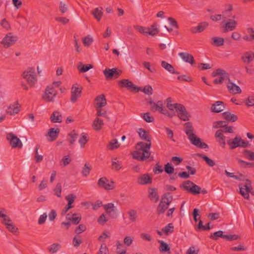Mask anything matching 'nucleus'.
<instances>
[{
    "label": "nucleus",
    "mask_w": 254,
    "mask_h": 254,
    "mask_svg": "<svg viewBox=\"0 0 254 254\" xmlns=\"http://www.w3.org/2000/svg\"><path fill=\"white\" fill-rule=\"evenodd\" d=\"M0 26L6 31H9L11 29L10 23L5 18H2L0 21Z\"/></svg>",
    "instance_id": "nucleus-41"
},
{
    "label": "nucleus",
    "mask_w": 254,
    "mask_h": 254,
    "mask_svg": "<svg viewBox=\"0 0 254 254\" xmlns=\"http://www.w3.org/2000/svg\"><path fill=\"white\" fill-rule=\"evenodd\" d=\"M137 132L139 137L146 142H138L135 146L136 150L132 153V155L133 158L143 161L149 158L151 154L150 152L151 146V138L148 132L142 128H139Z\"/></svg>",
    "instance_id": "nucleus-1"
},
{
    "label": "nucleus",
    "mask_w": 254,
    "mask_h": 254,
    "mask_svg": "<svg viewBox=\"0 0 254 254\" xmlns=\"http://www.w3.org/2000/svg\"><path fill=\"white\" fill-rule=\"evenodd\" d=\"M108 219L106 218L105 215L104 214H102L98 218L97 221L100 224L103 225L106 222L108 221Z\"/></svg>",
    "instance_id": "nucleus-64"
},
{
    "label": "nucleus",
    "mask_w": 254,
    "mask_h": 254,
    "mask_svg": "<svg viewBox=\"0 0 254 254\" xmlns=\"http://www.w3.org/2000/svg\"><path fill=\"white\" fill-rule=\"evenodd\" d=\"M60 133V129L58 128H51L49 129L48 132V135L50 137L49 140L50 141H53L56 139L58 137V135Z\"/></svg>",
    "instance_id": "nucleus-25"
},
{
    "label": "nucleus",
    "mask_w": 254,
    "mask_h": 254,
    "mask_svg": "<svg viewBox=\"0 0 254 254\" xmlns=\"http://www.w3.org/2000/svg\"><path fill=\"white\" fill-rule=\"evenodd\" d=\"M213 42L212 44L217 47L223 46L224 43V39L221 37H214L212 38Z\"/></svg>",
    "instance_id": "nucleus-43"
},
{
    "label": "nucleus",
    "mask_w": 254,
    "mask_h": 254,
    "mask_svg": "<svg viewBox=\"0 0 254 254\" xmlns=\"http://www.w3.org/2000/svg\"><path fill=\"white\" fill-rule=\"evenodd\" d=\"M223 236V232L222 231H218L214 232L212 235L210 236L211 239L217 240L218 237L222 238Z\"/></svg>",
    "instance_id": "nucleus-58"
},
{
    "label": "nucleus",
    "mask_w": 254,
    "mask_h": 254,
    "mask_svg": "<svg viewBox=\"0 0 254 254\" xmlns=\"http://www.w3.org/2000/svg\"><path fill=\"white\" fill-rule=\"evenodd\" d=\"M97 254H109L108 248L106 244L101 245Z\"/></svg>",
    "instance_id": "nucleus-54"
},
{
    "label": "nucleus",
    "mask_w": 254,
    "mask_h": 254,
    "mask_svg": "<svg viewBox=\"0 0 254 254\" xmlns=\"http://www.w3.org/2000/svg\"><path fill=\"white\" fill-rule=\"evenodd\" d=\"M224 118L228 121L235 122L237 120V116L229 112H225L223 113Z\"/></svg>",
    "instance_id": "nucleus-37"
},
{
    "label": "nucleus",
    "mask_w": 254,
    "mask_h": 254,
    "mask_svg": "<svg viewBox=\"0 0 254 254\" xmlns=\"http://www.w3.org/2000/svg\"><path fill=\"white\" fill-rule=\"evenodd\" d=\"M165 172L169 174H172L174 171V168L173 166H171L170 163H167L164 167Z\"/></svg>",
    "instance_id": "nucleus-55"
},
{
    "label": "nucleus",
    "mask_w": 254,
    "mask_h": 254,
    "mask_svg": "<svg viewBox=\"0 0 254 254\" xmlns=\"http://www.w3.org/2000/svg\"><path fill=\"white\" fill-rule=\"evenodd\" d=\"M17 36L12 32L7 33L0 41V44L4 48H8L13 46L17 41Z\"/></svg>",
    "instance_id": "nucleus-8"
},
{
    "label": "nucleus",
    "mask_w": 254,
    "mask_h": 254,
    "mask_svg": "<svg viewBox=\"0 0 254 254\" xmlns=\"http://www.w3.org/2000/svg\"><path fill=\"white\" fill-rule=\"evenodd\" d=\"M102 10V7H97L91 11V14L98 21L100 20L103 15V12Z\"/></svg>",
    "instance_id": "nucleus-31"
},
{
    "label": "nucleus",
    "mask_w": 254,
    "mask_h": 254,
    "mask_svg": "<svg viewBox=\"0 0 254 254\" xmlns=\"http://www.w3.org/2000/svg\"><path fill=\"white\" fill-rule=\"evenodd\" d=\"M161 66L170 73L179 74V72L176 71L174 67L170 64L165 61L161 62Z\"/></svg>",
    "instance_id": "nucleus-29"
},
{
    "label": "nucleus",
    "mask_w": 254,
    "mask_h": 254,
    "mask_svg": "<svg viewBox=\"0 0 254 254\" xmlns=\"http://www.w3.org/2000/svg\"><path fill=\"white\" fill-rule=\"evenodd\" d=\"M173 231L174 226L172 223L168 224L167 226L162 229V231L166 235H168L169 234L172 233Z\"/></svg>",
    "instance_id": "nucleus-49"
},
{
    "label": "nucleus",
    "mask_w": 254,
    "mask_h": 254,
    "mask_svg": "<svg viewBox=\"0 0 254 254\" xmlns=\"http://www.w3.org/2000/svg\"><path fill=\"white\" fill-rule=\"evenodd\" d=\"M237 25V22L233 19L228 20L224 26V31L225 32L231 31L235 29Z\"/></svg>",
    "instance_id": "nucleus-21"
},
{
    "label": "nucleus",
    "mask_w": 254,
    "mask_h": 254,
    "mask_svg": "<svg viewBox=\"0 0 254 254\" xmlns=\"http://www.w3.org/2000/svg\"><path fill=\"white\" fill-rule=\"evenodd\" d=\"M223 132L222 129H219L215 132V136L220 146L222 147H224L226 145L225 137L223 135Z\"/></svg>",
    "instance_id": "nucleus-22"
},
{
    "label": "nucleus",
    "mask_w": 254,
    "mask_h": 254,
    "mask_svg": "<svg viewBox=\"0 0 254 254\" xmlns=\"http://www.w3.org/2000/svg\"><path fill=\"white\" fill-rule=\"evenodd\" d=\"M38 149H39V147L38 145H37L35 149V158L36 162L37 163L41 162L43 158V157L42 155L38 154Z\"/></svg>",
    "instance_id": "nucleus-62"
},
{
    "label": "nucleus",
    "mask_w": 254,
    "mask_h": 254,
    "mask_svg": "<svg viewBox=\"0 0 254 254\" xmlns=\"http://www.w3.org/2000/svg\"><path fill=\"white\" fill-rule=\"evenodd\" d=\"M197 156L200 158H202L209 166L213 167L215 165V162L214 160L209 158L205 155L202 154H198Z\"/></svg>",
    "instance_id": "nucleus-42"
},
{
    "label": "nucleus",
    "mask_w": 254,
    "mask_h": 254,
    "mask_svg": "<svg viewBox=\"0 0 254 254\" xmlns=\"http://www.w3.org/2000/svg\"><path fill=\"white\" fill-rule=\"evenodd\" d=\"M152 182V177L148 174H144L139 176L137 180V183L141 185L150 184Z\"/></svg>",
    "instance_id": "nucleus-16"
},
{
    "label": "nucleus",
    "mask_w": 254,
    "mask_h": 254,
    "mask_svg": "<svg viewBox=\"0 0 254 254\" xmlns=\"http://www.w3.org/2000/svg\"><path fill=\"white\" fill-rule=\"evenodd\" d=\"M6 138L9 141L10 145L12 148H21L22 143L21 140L12 133L7 134Z\"/></svg>",
    "instance_id": "nucleus-15"
},
{
    "label": "nucleus",
    "mask_w": 254,
    "mask_h": 254,
    "mask_svg": "<svg viewBox=\"0 0 254 254\" xmlns=\"http://www.w3.org/2000/svg\"><path fill=\"white\" fill-rule=\"evenodd\" d=\"M88 139L89 138L87 135L84 134L82 135L79 139V143H80L81 147H83L84 146L88 141Z\"/></svg>",
    "instance_id": "nucleus-61"
},
{
    "label": "nucleus",
    "mask_w": 254,
    "mask_h": 254,
    "mask_svg": "<svg viewBox=\"0 0 254 254\" xmlns=\"http://www.w3.org/2000/svg\"><path fill=\"white\" fill-rule=\"evenodd\" d=\"M104 122L102 120L98 117H96L92 124V127L96 131H99L104 126Z\"/></svg>",
    "instance_id": "nucleus-26"
},
{
    "label": "nucleus",
    "mask_w": 254,
    "mask_h": 254,
    "mask_svg": "<svg viewBox=\"0 0 254 254\" xmlns=\"http://www.w3.org/2000/svg\"><path fill=\"white\" fill-rule=\"evenodd\" d=\"M227 87L229 92L233 94H240L242 92L240 87L232 82L230 79L227 84Z\"/></svg>",
    "instance_id": "nucleus-17"
},
{
    "label": "nucleus",
    "mask_w": 254,
    "mask_h": 254,
    "mask_svg": "<svg viewBox=\"0 0 254 254\" xmlns=\"http://www.w3.org/2000/svg\"><path fill=\"white\" fill-rule=\"evenodd\" d=\"M148 103L150 106V110L153 112L158 111L160 113L170 118H172L175 115L174 113H170L167 109L164 107L163 103L162 101H158L156 103L150 101Z\"/></svg>",
    "instance_id": "nucleus-5"
},
{
    "label": "nucleus",
    "mask_w": 254,
    "mask_h": 254,
    "mask_svg": "<svg viewBox=\"0 0 254 254\" xmlns=\"http://www.w3.org/2000/svg\"><path fill=\"white\" fill-rule=\"evenodd\" d=\"M55 194L58 196L60 197L61 196L62 192V186L60 184H58L54 190Z\"/></svg>",
    "instance_id": "nucleus-63"
},
{
    "label": "nucleus",
    "mask_w": 254,
    "mask_h": 254,
    "mask_svg": "<svg viewBox=\"0 0 254 254\" xmlns=\"http://www.w3.org/2000/svg\"><path fill=\"white\" fill-rule=\"evenodd\" d=\"M57 94V91L54 88L51 86H48L45 90L42 98L43 100L48 102H53Z\"/></svg>",
    "instance_id": "nucleus-11"
},
{
    "label": "nucleus",
    "mask_w": 254,
    "mask_h": 254,
    "mask_svg": "<svg viewBox=\"0 0 254 254\" xmlns=\"http://www.w3.org/2000/svg\"><path fill=\"white\" fill-rule=\"evenodd\" d=\"M228 73L223 69L218 68L212 72V76L214 77L218 76L214 80V83L216 84H221L224 80L228 78Z\"/></svg>",
    "instance_id": "nucleus-9"
},
{
    "label": "nucleus",
    "mask_w": 254,
    "mask_h": 254,
    "mask_svg": "<svg viewBox=\"0 0 254 254\" xmlns=\"http://www.w3.org/2000/svg\"><path fill=\"white\" fill-rule=\"evenodd\" d=\"M121 87H125L132 91L135 90L137 88L128 79H122L118 81Z\"/></svg>",
    "instance_id": "nucleus-18"
},
{
    "label": "nucleus",
    "mask_w": 254,
    "mask_h": 254,
    "mask_svg": "<svg viewBox=\"0 0 254 254\" xmlns=\"http://www.w3.org/2000/svg\"><path fill=\"white\" fill-rule=\"evenodd\" d=\"M103 73L107 80H110L114 78H118L120 75V71L116 68H113L112 69L106 68L103 71Z\"/></svg>",
    "instance_id": "nucleus-14"
},
{
    "label": "nucleus",
    "mask_w": 254,
    "mask_h": 254,
    "mask_svg": "<svg viewBox=\"0 0 254 254\" xmlns=\"http://www.w3.org/2000/svg\"><path fill=\"white\" fill-rule=\"evenodd\" d=\"M227 144L229 145L231 149H234L238 147L245 148L249 145V142L243 140L239 136H236L233 139L228 140Z\"/></svg>",
    "instance_id": "nucleus-7"
},
{
    "label": "nucleus",
    "mask_w": 254,
    "mask_h": 254,
    "mask_svg": "<svg viewBox=\"0 0 254 254\" xmlns=\"http://www.w3.org/2000/svg\"><path fill=\"white\" fill-rule=\"evenodd\" d=\"M225 108L224 104L222 101H216L212 105L211 110L214 113H220Z\"/></svg>",
    "instance_id": "nucleus-23"
},
{
    "label": "nucleus",
    "mask_w": 254,
    "mask_h": 254,
    "mask_svg": "<svg viewBox=\"0 0 254 254\" xmlns=\"http://www.w3.org/2000/svg\"><path fill=\"white\" fill-rule=\"evenodd\" d=\"M244 155L249 160H254V152L249 150H244L243 151Z\"/></svg>",
    "instance_id": "nucleus-51"
},
{
    "label": "nucleus",
    "mask_w": 254,
    "mask_h": 254,
    "mask_svg": "<svg viewBox=\"0 0 254 254\" xmlns=\"http://www.w3.org/2000/svg\"><path fill=\"white\" fill-rule=\"evenodd\" d=\"M82 243V241L81 239L80 238V237L76 235L74 237L73 240H72V244L74 246V247L77 248Z\"/></svg>",
    "instance_id": "nucleus-52"
},
{
    "label": "nucleus",
    "mask_w": 254,
    "mask_h": 254,
    "mask_svg": "<svg viewBox=\"0 0 254 254\" xmlns=\"http://www.w3.org/2000/svg\"><path fill=\"white\" fill-rule=\"evenodd\" d=\"M92 169V167L91 165H89L88 164H85L83 167L82 170V174L84 177H87L90 173L91 170Z\"/></svg>",
    "instance_id": "nucleus-50"
},
{
    "label": "nucleus",
    "mask_w": 254,
    "mask_h": 254,
    "mask_svg": "<svg viewBox=\"0 0 254 254\" xmlns=\"http://www.w3.org/2000/svg\"><path fill=\"white\" fill-rule=\"evenodd\" d=\"M66 218L75 225L78 224L81 219V216L77 214H73L71 217H70V215L68 214H67Z\"/></svg>",
    "instance_id": "nucleus-34"
},
{
    "label": "nucleus",
    "mask_w": 254,
    "mask_h": 254,
    "mask_svg": "<svg viewBox=\"0 0 254 254\" xmlns=\"http://www.w3.org/2000/svg\"><path fill=\"white\" fill-rule=\"evenodd\" d=\"M83 43L85 46H90L93 41V40L92 37L90 36H87L84 37L83 40Z\"/></svg>",
    "instance_id": "nucleus-60"
},
{
    "label": "nucleus",
    "mask_w": 254,
    "mask_h": 254,
    "mask_svg": "<svg viewBox=\"0 0 254 254\" xmlns=\"http://www.w3.org/2000/svg\"><path fill=\"white\" fill-rule=\"evenodd\" d=\"M242 62L245 64H249L254 60V53L251 51L245 52L241 57Z\"/></svg>",
    "instance_id": "nucleus-20"
},
{
    "label": "nucleus",
    "mask_w": 254,
    "mask_h": 254,
    "mask_svg": "<svg viewBox=\"0 0 254 254\" xmlns=\"http://www.w3.org/2000/svg\"><path fill=\"white\" fill-rule=\"evenodd\" d=\"M7 211L4 208H0V218L1 219V223L3 224L5 222L11 221V219L7 215Z\"/></svg>",
    "instance_id": "nucleus-27"
},
{
    "label": "nucleus",
    "mask_w": 254,
    "mask_h": 254,
    "mask_svg": "<svg viewBox=\"0 0 254 254\" xmlns=\"http://www.w3.org/2000/svg\"><path fill=\"white\" fill-rule=\"evenodd\" d=\"M3 224L4 225L6 229L11 233H15L17 231V229L13 225L11 220V221L5 222V223H3Z\"/></svg>",
    "instance_id": "nucleus-48"
},
{
    "label": "nucleus",
    "mask_w": 254,
    "mask_h": 254,
    "mask_svg": "<svg viewBox=\"0 0 254 254\" xmlns=\"http://www.w3.org/2000/svg\"><path fill=\"white\" fill-rule=\"evenodd\" d=\"M158 242L160 243L159 251L160 253H165L170 251V248L166 243L162 240H159Z\"/></svg>",
    "instance_id": "nucleus-39"
},
{
    "label": "nucleus",
    "mask_w": 254,
    "mask_h": 254,
    "mask_svg": "<svg viewBox=\"0 0 254 254\" xmlns=\"http://www.w3.org/2000/svg\"><path fill=\"white\" fill-rule=\"evenodd\" d=\"M96 108H102L107 104L106 99L103 95H100L95 99Z\"/></svg>",
    "instance_id": "nucleus-28"
},
{
    "label": "nucleus",
    "mask_w": 254,
    "mask_h": 254,
    "mask_svg": "<svg viewBox=\"0 0 254 254\" xmlns=\"http://www.w3.org/2000/svg\"><path fill=\"white\" fill-rule=\"evenodd\" d=\"M149 197L151 200L155 202L158 200L157 190L155 188H151L149 190Z\"/></svg>",
    "instance_id": "nucleus-36"
},
{
    "label": "nucleus",
    "mask_w": 254,
    "mask_h": 254,
    "mask_svg": "<svg viewBox=\"0 0 254 254\" xmlns=\"http://www.w3.org/2000/svg\"><path fill=\"white\" fill-rule=\"evenodd\" d=\"M78 136V134L76 131L73 130L70 132L67 136V140L69 142L70 145H72L74 141L76 140Z\"/></svg>",
    "instance_id": "nucleus-35"
},
{
    "label": "nucleus",
    "mask_w": 254,
    "mask_h": 254,
    "mask_svg": "<svg viewBox=\"0 0 254 254\" xmlns=\"http://www.w3.org/2000/svg\"><path fill=\"white\" fill-rule=\"evenodd\" d=\"M82 87L78 84H74L71 88L70 101L72 103L75 102L78 98L81 96Z\"/></svg>",
    "instance_id": "nucleus-12"
},
{
    "label": "nucleus",
    "mask_w": 254,
    "mask_h": 254,
    "mask_svg": "<svg viewBox=\"0 0 254 254\" xmlns=\"http://www.w3.org/2000/svg\"><path fill=\"white\" fill-rule=\"evenodd\" d=\"M167 107L171 111L174 110L178 113L179 118L184 121L190 119V115L188 114L185 107L180 104H172L171 99L168 98L166 99Z\"/></svg>",
    "instance_id": "nucleus-3"
},
{
    "label": "nucleus",
    "mask_w": 254,
    "mask_h": 254,
    "mask_svg": "<svg viewBox=\"0 0 254 254\" xmlns=\"http://www.w3.org/2000/svg\"><path fill=\"white\" fill-rule=\"evenodd\" d=\"M173 199V196L170 193H166L162 198L157 208V211L158 214H163L168 209L169 204Z\"/></svg>",
    "instance_id": "nucleus-6"
},
{
    "label": "nucleus",
    "mask_w": 254,
    "mask_h": 254,
    "mask_svg": "<svg viewBox=\"0 0 254 254\" xmlns=\"http://www.w3.org/2000/svg\"><path fill=\"white\" fill-rule=\"evenodd\" d=\"M179 56L186 63H189L191 64H193L195 63L193 57L188 53H180Z\"/></svg>",
    "instance_id": "nucleus-24"
},
{
    "label": "nucleus",
    "mask_w": 254,
    "mask_h": 254,
    "mask_svg": "<svg viewBox=\"0 0 254 254\" xmlns=\"http://www.w3.org/2000/svg\"><path fill=\"white\" fill-rule=\"evenodd\" d=\"M103 206L106 212L108 214H110L115 211L116 207L113 203H108L104 205Z\"/></svg>",
    "instance_id": "nucleus-45"
},
{
    "label": "nucleus",
    "mask_w": 254,
    "mask_h": 254,
    "mask_svg": "<svg viewBox=\"0 0 254 254\" xmlns=\"http://www.w3.org/2000/svg\"><path fill=\"white\" fill-rule=\"evenodd\" d=\"M119 146V144L117 139L112 140L108 146L109 150H114Z\"/></svg>",
    "instance_id": "nucleus-53"
},
{
    "label": "nucleus",
    "mask_w": 254,
    "mask_h": 254,
    "mask_svg": "<svg viewBox=\"0 0 254 254\" xmlns=\"http://www.w3.org/2000/svg\"><path fill=\"white\" fill-rule=\"evenodd\" d=\"M20 105L17 102L11 104L7 108L6 112L10 115H14L20 111Z\"/></svg>",
    "instance_id": "nucleus-19"
},
{
    "label": "nucleus",
    "mask_w": 254,
    "mask_h": 254,
    "mask_svg": "<svg viewBox=\"0 0 254 254\" xmlns=\"http://www.w3.org/2000/svg\"><path fill=\"white\" fill-rule=\"evenodd\" d=\"M240 193L245 198L249 199V193L253 194L252 187L251 183L250 181L247 180V182L245 184H242L239 185Z\"/></svg>",
    "instance_id": "nucleus-10"
},
{
    "label": "nucleus",
    "mask_w": 254,
    "mask_h": 254,
    "mask_svg": "<svg viewBox=\"0 0 254 254\" xmlns=\"http://www.w3.org/2000/svg\"><path fill=\"white\" fill-rule=\"evenodd\" d=\"M141 117L147 123H151L154 121L153 117L150 116L149 113H146L141 114Z\"/></svg>",
    "instance_id": "nucleus-59"
},
{
    "label": "nucleus",
    "mask_w": 254,
    "mask_h": 254,
    "mask_svg": "<svg viewBox=\"0 0 254 254\" xmlns=\"http://www.w3.org/2000/svg\"><path fill=\"white\" fill-rule=\"evenodd\" d=\"M194 195L198 194L200 193L201 188L193 183L191 188H189V191Z\"/></svg>",
    "instance_id": "nucleus-46"
},
{
    "label": "nucleus",
    "mask_w": 254,
    "mask_h": 254,
    "mask_svg": "<svg viewBox=\"0 0 254 254\" xmlns=\"http://www.w3.org/2000/svg\"><path fill=\"white\" fill-rule=\"evenodd\" d=\"M51 121L53 123H61L62 116L61 113L58 111L54 112L51 116Z\"/></svg>",
    "instance_id": "nucleus-30"
},
{
    "label": "nucleus",
    "mask_w": 254,
    "mask_h": 254,
    "mask_svg": "<svg viewBox=\"0 0 254 254\" xmlns=\"http://www.w3.org/2000/svg\"><path fill=\"white\" fill-rule=\"evenodd\" d=\"M135 29L141 34L144 35H148V28L144 27L141 26H136L134 27Z\"/></svg>",
    "instance_id": "nucleus-56"
},
{
    "label": "nucleus",
    "mask_w": 254,
    "mask_h": 254,
    "mask_svg": "<svg viewBox=\"0 0 254 254\" xmlns=\"http://www.w3.org/2000/svg\"><path fill=\"white\" fill-rule=\"evenodd\" d=\"M92 68L93 65L92 64H83L81 62L79 63L77 65V69L80 72H85Z\"/></svg>",
    "instance_id": "nucleus-33"
},
{
    "label": "nucleus",
    "mask_w": 254,
    "mask_h": 254,
    "mask_svg": "<svg viewBox=\"0 0 254 254\" xmlns=\"http://www.w3.org/2000/svg\"><path fill=\"white\" fill-rule=\"evenodd\" d=\"M185 131L193 145L200 148L206 149L208 148L207 144L204 142H202L200 138L195 135L193 133V127L190 123L188 122L185 124Z\"/></svg>",
    "instance_id": "nucleus-2"
},
{
    "label": "nucleus",
    "mask_w": 254,
    "mask_h": 254,
    "mask_svg": "<svg viewBox=\"0 0 254 254\" xmlns=\"http://www.w3.org/2000/svg\"><path fill=\"white\" fill-rule=\"evenodd\" d=\"M61 248V245L58 243H53L48 248L49 252L52 254H55L58 252Z\"/></svg>",
    "instance_id": "nucleus-40"
},
{
    "label": "nucleus",
    "mask_w": 254,
    "mask_h": 254,
    "mask_svg": "<svg viewBox=\"0 0 254 254\" xmlns=\"http://www.w3.org/2000/svg\"><path fill=\"white\" fill-rule=\"evenodd\" d=\"M127 214L128 216V220L131 222H135L136 221L137 218V211L133 209H129L127 212Z\"/></svg>",
    "instance_id": "nucleus-32"
},
{
    "label": "nucleus",
    "mask_w": 254,
    "mask_h": 254,
    "mask_svg": "<svg viewBox=\"0 0 254 254\" xmlns=\"http://www.w3.org/2000/svg\"><path fill=\"white\" fill-rule=\"evenodd\" d=\"M227 125V123L225 121H217L213 123V127L219 128L222 127H225Z\"/></svg>",
    "instance_id": "nucleus-57"
},
{
    "label": "nucleus",
    "mask_w": 254,
    "mask_h": 254,
    "mask_svg": "<svg viewBox=\"0 0 254 254\" xmlns=\"http://www.w3.org/2000/svg\"><path fill=\"white\" fill-rule=\"evenodd\" d=\"M98 185L106 190H113L115 188L114 182L109 181L106 177H102L98 181Z\"/></svg>",
    "instance_id": "nucleus-13"
},
{
    "label": "nucleus",
    "mask_w": 254,
    "mask_h": 254,
    "mask_svg": "<svg viewBox=\"0 0 254 254\" xmlns=\"http://www.w3.org/2000/svg\"><path fill=\"white\" fill-rule=\"evenodd\" d=\"M159 30L155 24H153L150 27L148 28V35L154 36L157 34Z\"/></svg>",
    "instance_id": "nucleus-47"
},
{
    "label": "nucleus",
    "mask_w": 254,
    "mask_h": 254,
    "mask_svg": "<svg viewBox=\"0 0 254 254\" xmlns=\"http://www.w3.org/2000/svg\"><path fill=\"white\" fill-rule=\"evenodd\" d=\"M21 76L31 87H33L37 81V75L34 67H28L23 72Z\"/></svg>",
    "instance_id": "nucleus-4"
},
{
    "label": "nucleus",
    "mask_w": 254,
    "mask_h": 254,
    "mask_svg": "<svg viewBox=\"0 0 254 254\" xmlns=\"http://www.w3.org/2000/svg\"><path fill=\"white\" fill-rule=\"evenodd\" d=\"M122 168V164L117 158H113L112 160V169L116 171H119Z\"/></svg>",
    "instance_id": "nucleus-38"
},
{
    "label": "nucleus",
    "mask_w": 254,
    "mask_h": 254,
    "mask_svg": "<svg viewBox=\"0 0 254 254\" xmlns=\"http://www.w3.org/2000/svg\"><path fill=\"white\" fill-rule=\"evenodd\" d=\"M237 161L238 164L242 167L250 168V167H252L254 166V163L247 162L244 161L239 158H237Z\"/></svg>",
    "instance_id": "nucleus-44"
}]
</instances>
